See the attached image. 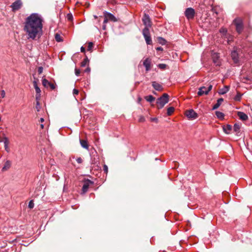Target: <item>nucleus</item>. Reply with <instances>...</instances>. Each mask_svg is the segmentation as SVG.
<instances>
[{"label":"nucleus","instance_id":"obj_1","mask_svg":"<svg viewBox=\"0 0 252 252\" xmlns=\"http://www.w3.org/2000/svg\"><path fill=\"white\" fill-rule=\"evenodd\" d=\"M42 19L40 15L32 13L26 19L24 30L28 35L29 38L34 39L39 36L42 31Z\"/></svg>","mask_w":252,"mask_h":252},{"label":"nucleus","instance_id":"obj_2","mask_svg":"<svg viewBox=\"0 0 252 252\" xmlns=\"http://www.w3.org/2000/svg\"><path fill=\"white\" fill-rule=\"evenodd\" d=\"M168 95L167 94H164L161 97L158 98L157 100L158 108L159 109L163 108L165 104L168 103Z\"/></svg>","mask_w":252,"mask_h":252},{"label":"nucleus","instance_id":"obj_3","mask_svg":"<svg viewBox=\"0 0 252 252\" xmlns=\"http://www.w3.org/2000/svg\"><path fill=\"white\" fill-rule=\"evenodd\" d=\"M235 26L236 30L238 33H240L243 30V23L242 20L240 18L235 19L233 22Z\"/></svg>","mask_w":252,"mask_h":252},{"label":"nucleus","instance_id":"obj_4","mask_svg":"<svg viewBox=\"0 0 252 252\" xmlns=\"http://www.w3.org/2000/svg\"><path fill=\"white\" fill-rule=\"evenodd\" d=\"M142 34L144 37L146 43L148 45L152 44V41L149 29H148L147 28H144L142 31Z\"/></svg>","mask_w":252,"mask_h":252},{"label":"nucleus","instance_id":"obj_5","mask_svg":"<svg viewBox=\"0 0 252 252\" xmlns=\"http://www.w3.org/2000/svg\"><path fill=\"white\" fill-rule=\"evenodd\" d=\"M213 86L209 85L208 88L205 87H201L199 88L197 94L199 96L203 95V94H208L209 92L212 89Z\"/></svg>","mask_w":252,"mask_h":252},{"label":"nucleus","instance_id":"obj_6","mask_svg":"<svg viewBox=\"0 0 252 252\" xmlns=\"http://www.w3.org/2000/svg\"><path fill=\"white\" fill-rule=\"evenodd\" d=\"M185 15L188 20L193 19L195 15V11L192 8H188L185 11Z\"/></svg>","mask_w":252,"mask_h":252},{"label":"nucleus","instance_id":"obj_7","mask_svg":"<svg viewBox=\"0 0 252 252\" xmlns=\"http://www.w3.org/2000/svg\"><path fill=\"white\" fill-rule=\"evenodd\" d=\"M94 184V182L89 179L85 180L83 182L82 187V192L83 193H85L88 190L90 186Z\"/></svg>","mask_w":252,"mask_h":252},{"label":"nucleus","instance_id":"obj_8","mask_svg":"<svg viewBox=\"0 0 252 252\" xmlns=\"http://www.w3.org/2000/svg\"><path fill=\"white\" fill-rule=\"evenodd\" d=\"M23 5V3L21 0H16L11 5L12 10L13 12H15L20 9Z\"/></svg>","mask_w":252,"mask_h":252},{"label":"nucleus","instance_id":"obj_9","mask_svg":"<svg viewBox=\"0 0 252 252\" xmlns=\"http://www.w3.org/2000/svg\"><path fill=\"white\" fill-rule=\"evenodd\" d=\"M142 21L145 26V28H147L148 29H149V28L151 27L152 24L150 18L148 14H145L144 15V16L142 18Z\"/></svg>","mask_w":252,"mask_h":252},{"label":"nucleus","instance_id":"obj_10","mask_svg":"<svg viewBox=\"0 0 252 252\" xmlns=\"http://www.w3.org/2000/svg\"><path fill=\"white\" fill-rule=\"evenodd\" d=\"M186 115L189 119H195L198 117L197 114L193 109L187 110Z\"/></svg>","mask_w":252,"mask_h":252},{"label":"nucleus","instance_id":"obj_11","mask_svg":"<svg viewBox=\"0 0 252 252\" xmlns=\"http://www.w3.org/2000/svg\"><path fill=\"white\" fill-rule=\"evenodd\" d=\"M42 85L44 87L46 88L50 87V89L52 90H54L56 88V85L49 82L47 79L44 78L42 80Z\"/></svg>","mask_w":252,"mask_h":252},{"label":"nucleus","instance_id":"obj_12","mask_svg":"<svg viewBox=\"0 0 252 252\" xmlns=\"http://www.w3.org/2000/svg\"><path fill=\"white\" fill-rule=\"evenodd\" d=\"M12 162L10 160L6 159L4 161L3 167L1 169L2 172H5L9 170L11 167Z\"/></svg>","mask_w":252,"mask_h":252},{"label":"nucleus","instance_id":"obj_13","mask_svg":"<svg viewBox=\"0 0 252 252\" xmlns=\"http://www.w3.org/2000/svg\"><path fill=\"white\" fill-rule=\"evenodd\" d=\"M143 65L145 67L147 71H149L151 68V60L146 58L143 62Z\"/></svg>","mask_w":252,"mask_h":252},{"label":"nucleus","instance_id":"obj_14","mask_svg":"<svg viewBox=\"0 0 252 252\" xmlns=\"http://www.w3.org/2000/svg\"><path fill=\"white\" fill-rule=\"evenodd\" d=\"M222 38L226 39V41L227 44H230L231 42L233 40V37L232 35L228 33V32L226 34H224L223 35H221Z\"/></svg>","mask_w":252,"mask_h":252},{"label":"nucleus","instance_id":"obj_15","mask_svg":"<svg viewBox=\"0 0 252 252\" xmlns=\"http://www.w3.org/2000/svg\"><path fill=\"white\" fill-rule=\"evenodd\" d=\"M0 142H3L4 143L5 150L7 152H9V148L8 147L9 140H8V138L6 137H3V140L0 141Z\"/></svg>","mask_w":252,"mask_h":252},{"label":"nucleus","instance_id":"obj_16","mask_svg":"<svg viewBox=\"0 0 252 252\" xmlns=\"http://www.w3.org/2000/svg\"><path fill=\"white\" fill-rule=\"evenodd\" d=\"M152 86L157 91H160L162 90V87L161 85H160V84L156 81H154L152 82Z\"/></svg>","mask_w":252,"mask_h":252},{"label":"nucleus","instance_id":"obj_17","mask_svg":"<svg viewBox=\"0 0 252 252\" xmlns=\"http://www.w3.org/2000/svg\"><path fill=\"white\" fill-rule=\"evenodd\" d=\"M105 17L107 18L109 20H110V21H112L113 22L117 21V19H116V17L112 14H111L110 13L106 12L105 13Z\"/></svg>","mask_w":252,"mask_h":252},{"label":"nucleus","instance_id":"obj_18","mask_svg":"<svg viewBox=\"0 0 252 252\" xmlns=\"http://www.w3.org/2000/svg\"><path fill=\"white\" fill-rule=\"evenodd\" d=\"M237 115L239 118L243 121H246L248 119V116L242 112H238Z\"/></svg>","mask_w":252,"mask_h":252},{"label":"nucleus","instance_id":"obj_19","mask_svg":"<svg viewBox=\"0 0 252 252\" xmlns=\"http://www.w3.org/2000/svg\"><path fill=\"white\" fill-rule=\"evenodd\" d=\"M231 57L234 62H237L238 61V54L237 52L235 50H234L231 52Z\"/></svg>","mask_w":252,"mask_h":252},{"label":"nucleus","instance_id":"obj_20","mask_svg":"<svg viewBox=\"0 0 252 252\" xmlns=\"http://www.w3.org/2000/svg\"><path fill=\"white\" fill-rule=\"evenodd\" d=\"M232 129V126L230 125H227L226 126H223V131L226 134H229L231 132V130Z\"/></svg>","mask_w":252,"mask_h":252},{"label":"nucleus","instance_id":"obj_21","mask_svg":"<svg viewBox=\"0 0 252 252\" xmlns=\"http://www.w3.org/2000/svg\"><path fill=\"white\" fill-rule=\"evenodd\" d=\"M223 101V99L222 98H220L218 99L217 103L213 106L212 109L215 110L218 109L220 106L221 105L222 102Z\"/></svg>","mask_w":252,"mask_h":252},{"label":"nucleus","instance_id":"obj_22","mask_svg":"<svg viewBox=\"0 0 252 252\" xmlns=\"http://www.w3.org/2000/svg\"><path fill=\"white\" fill-rule=\"evenodd\" d=\"M229 90V87L228 86H225L224 87L220 90L219 93L220 94H224L227 93Z\"/></svg>","mask_w":252,"mask_h":252},{"label":"nucleus","instance_id":"obj_23","mask_svg":"<svg viewBox=\"0 0 252 252\" xmlns=\"http://www.w3.org/2000/svg\"><path fill=\"white\" fill-rule=\"evenodd\" d=\"M219 56L218 54H214L213 56V59L214 63L216 64L217 65H220V62L219 61Z\"/></svg>","mask_w":252,"mask_h":252},{"label":"nucleus","instance_id":"obj_24","mask_svg":"<svg viewBox=\"0 0 252 252\" xmlns=\"http://www.w3.org/2000/svg\"><path fill=\"white\" fill-rule=\"evenodd\" d=\"M35 90L36 92L35 99H40L41 96V91L40 88L38 87H36L35 88Z\"/></svg>","mask_w":252,"mask_h":252},{"label":"nucleus","instance_id":"obj_25","mask_svg":"<svg viewBox=\"0 0 252 252\" xmlns=\"http://www.w3.org/2000/svg\"><path fill=\"white\" fill-rule=\"evenodd\" d=\"M80 142L81 146L86 149H88L89 146L87 141L84 140H80Z\"/></svg>","mask_w":252,"mask_h":252},{"label":"nucleus","instance_id":"obj_26","mask_svg":"<svg viewBox=\"0 0 252 252\" xmlns=\"http://www.w3.org/2000/svg\"><path fill=\"white\" fill-rule=\"evenodd\" d=\"M241 125L239 124H235L234 125L233 129L235 132L239 133L240 131Z\"/></svg>","mask_w":252,"mask_h":252},{"label":"nucleus","instance_id":"obj_27","mask_svg":"<svg viewBox=\"0 0 252 252\" xmlns=\"http://www.w3.org/2000/svg\"><path fill=\"white\" fill-rule=\"evenodd\" d=\"M145 99L148 102H153V101L155 100V97H154L153 95H148V96H146L145 97Z\"/></svg>","mask_w":252,"mask_h":252},{"label":"nucleus","instance_id":"obj_28","mask_svg":"<svg viewBox=\"0 0 252 252\" xmlns=\"http://www.w3.org/2000/svg\"><path fill=\"white\" fill-rule=\"evenodd\" d=\"M158 41L161 45H165L166 43V40L161 37H158Z\"/></svg>","mask_w":252,"mask_h":252},{"label":"nucleus","instance_id":"obj_29","mask_svg":"<svg viewBox=\"0 0 252 252\" xmlns=\"http://www.w3.org/2000/svg\"><path fill=\"white\" fill-rule=\"evenodd\" d=\"M215 113L216 115L219 119H223L224 118V115L222 112L220 111H216Z\"/></svg>","mask_w":252,"mask_h":252},{"label":"nucleus","instance_id":"obj_30","mask_svg":"<svg viewBox=\"0 0 252 252\" xmlns=\"http://www.w3.org/2000/svg\"><path fill=\"white\" fill-rule=\"evenodd\" d=\"M174 111V108L173 107H170L168 108L167 110V114L168 116L171 115V114L173 113Z\"/></svg>","mask_w":252,"mask_h":252},{"label":"nucleus","instance_id":"obj_31","mask_svg":"<svg viewBox=\"0 0 252 252\" xmlns=\"http://www.w3.org/2000/svg\"><path fill=\"white\" fill-rule=\"evenodd\" d=\"M220 35L226 34L227 33V30L226 28H221L219 30Z\"/></svg>","mask_w":252,"mask_h":252},{"label":"nucleus","instance_id":"obj_32","mask_svg":"<svg viewBox=\"0 0 252 252\" xmlns=\"http://www.w3.org/2000/svg\"><path fill=\"white\" fill-rule=\"evenodd\" d=\"M55 38L57 42H61L63 41L62 36L58 33L55 34Z\"/></svg>","mask_w":252,"mask_h":252},{"label":"nucleus","instance_id":"obj_33","mask_svg":"<svg viewBox=\"0 0 252 252\" xmlns=\"http://www.w3.org/2000/svg\"><path fill=\"white\" fill-rule=\"evenodd\" d=\"M241 97H242V94L240 93H238L237 95L234 97V100L235 101H239L241 100Z\"/></svg>","mask_w":252,"mask_h":252},{"label":"nucleus","instance_id":"obj_34","mask_svg":"<svg viewBox=\"0 0 252 252\" xmlns=\"http://www.w3.org/2000/svg\"><path fill=\"white\" fill-rule=\"evenodd\" d=\"M39 100L40 99H36V106H35V108H36V109L37 110V111H39V110L40 109V103H39Z\"/></svg>","mask_w":252,"mask_h":252},{"label":"nucleus","instance_id":"obj_35","mask_svg":"<svg viewBox=\"0 0 252 252\" xmlns=\"http://www.w3.org/2000/svg\"><path fill=\"white\" fill-rule=\"evenodd\" d=\"M89 60L88 58H85L81 63V66H85L86 64L88 63Z\"/></svg>","mask_w":252,"mask_h":252},{"label":"nucleus","instance_id":"obj_36","mask_svg":"<svg viewBox=\"0 0 252 252\" xmlns=\"http://www.w3.org/2000/svg\"><path fill=\"white\" fill-rule=\"evenodd\" d=\"M166 64L164 63H160L158 65V68L161 69H165L166 68Z\"/></svg>","mask_w":252,"mask_h":252},{"label":"nucleus","instance_id":"obj_37","mask_svg":"<svg viewBox=\"0 0 252 252\" xmlns=\"http://www.w3.org/2000/svg\"><path fill=\"white\" fill-rule=\"evenodd\" d=\"M28 207L30 209H32L34 207V203L32 200H31L28 205Z\"/></svg>","mask_w":252,"mask_h":252},{"label":"nucleus","instance_id":"obj_38","mask_svg":"<svg viewBox=\"0 0 252 252\" xmlns=\"http://www.w3.org/2000/svg\"><path fill=\"white\" fill-rule=\"evenodd\" d=\"M93 47V43L92 42H89L88 46V50L91 51Z\"/></svg>","mask_w":252,"mask_h":252},{"label":"nucleus","instance_id":"obj_39","mask_svg":"<svg viewBox=\"0 0 252 252\" xmlns=\"http://www.w3.org/2000/svg\"><path fill=\"white\" fill-rule=\"evenodd\" d=\"M103 170L105 174H107L108 171V168L106 165H104L103 166Z\"/></svg>","mask_w":252,"mask_h":252},{"label":"nucleus","instance_id":"obj_40","mask_svg":"<svg viewBox=\"0 0 252 252\" xmlns=\"http://www.w3.org/2000/svg\"><path fill=\"white\" fill-rule=\"evenodd\" d=\"M67 18L68 20L71 21L73 19V16L71 14H68L67 15Z\"/></svg>","mask_w":252,"mask_h":252},{"label":"nucleus","instance_id":"obj_41","mask_svg":"<svg viewBox=\"0 0 252 252\" xmlns=\"http://www.w3.org/2000/svg\"><path fill=\"white\" fill-rule=\"evenodd\" d=\"M5 96V93L4 90H1L0 92V97L1 98H4Z\"/></svg>","mask_w":252,"mask_h":252},{"label":"nucleus","instance_id":"obj_42","mask_svg":"<svg viewBox=\"0 0 252 252\" xmlns=\"http://www.w3.org/2000/svg\"><path fill=\"white\" fill-rule=\"evenodd\" d=\"M76 161H77L78 163L80 164V163H82V162H83V160H82V158H81L79 157V158H77V159H76Z\"/></svg>","mask_w":252,"mask_h":252},{"label":"nucleus","instance_id":"obj_43","mask_svg":"<svg viewBox=\"0 0 252 252\" xmlns=\"http://www.w3.org/2000/svg\"><path fill=\"white\" fill-rule=\"evenodd\" d=\"M43 68L42 66H40L38 68V72L39 74H41L43 72Z\"/></svg>","mask_w":252,"mask_h":252},{"label":"nucleus","instance_id":"obj_44","mask_svg":"<svg viewBox=\"0 0 252 252\" xmlns=\"http://www.w3.org/2000/svg\"><path fill=\"white\" fill-rule=\"evenodd\" d=\"M145 121V119L143 116H140L139 119V122H144Z\"/></svg>","mask_w":252,"mask_h":252},{"label":"nucleus","instance_id":"obj_45","mask_svg":"<svg viewBox=\"0 0 252 252\" xmlns=\"http://www.w3.org/2000/svg\"><path fill=\"white\" fill-rule=\"evenodd\" d=\"M79 93V91L78 90L76 89H74L73 90V94L74 95H77Z\"/></svg>","mask_w":252,"mask_h":252},{"label":"nucleus","instance_id":"obj_46","mask_svg":"<svg viewBox=\"0 0 252 252\" xmlns=\"http://www.w3.org/2000/svg\"><path fill=\"white\" fill-rule=\"evenodd\" d=\"M75 71V74L77 76H79L80 73V71L79 69L76 68Z\"/></svg>","mask_w":252,"mask_h":252},{"label":"nucleus","instance_id":"obj_47","mask_svg":"<svg viewBox=\"0 0 252 252\" xmlns=\"http://www.w3.org/2000/svg\"><path fill=\"white\" fill-rule=\"evenodd\" d=\"M33 83V86H34V89L36 87H38L37 83L36 81H34Z\"/></svg>","mask_w":252,"mask_h":252},{"label":"nucleus","instance_id":"obj_48","mask_svg":"<svg viewBox=\"0 0 252 252\" xmlns=\"http://www.w3.org/2000/svg\"><path fill=\"white\" fill-rule=\"evenodd\" d=\"M108 20H109L108 19V18H106V17H105V18H104V20L103 21V24H105L106 23H107Z\"/></svg>","mask_w":252,"mask_h":252},{"label":"nucleus","instance_id":"obj_49","mask_svg":"<svg viewBox=\"0 0 252 252\" xmlns=\"http://www.w3.org/2000/svg\"><path fill=\"white\" fill-rule=\"evenodd\" d=\"M156 50L157 51H162L163 50V48L161 47H158L156 48Z\"/></svg>","mask_w":252,"mask_h":252},{"label":"nucleus","instance_id":"obj_50","mask_svg":"<svg viewBox=\"0 0 252 252\" xmlns=\"http://www.w3.org/2000/svg\"><path fill=\"white\" fill-rule=\"evenodd\" d=\"M81 52H85V49L84 47H81Z\"/></svg>","mask_w":252,"mask_h":252},{"label":"nucleus","instance_id":"obj_51","mask_svg":"<svg viewBox=\"0 0 252 252\" xmlns=\"http://www.w3.org/2000/svg\"><path fill=\"white\" fill-rule=\"evenodd\" d=\"M142 98L141 97H138V103H140V101H141Z\"/></svg>","mask_w":252,"mask_h":252},{"label":"nucleus","instance_id":"obj_52","mask_svg":"<svg viewBox=\"0 0 252 252\" xmlns=\"http://www.w3.org/2000/svg\"><path fill=\"white\" fill-rule=\"evenodd\" d=\"M44 120L43 118H41L40 119V122L41 123H43L44 122Z\"/></svg>","mask_w":252,"mask_h":252},{"label":"nucleus","instance_id":"obj_53","mask_svg":"<svg viewBox=\"0 0 252 252\" xmlns=\"http://www.w3.org/2000/svg\"><path fill=\"white\" fill-rule=\"evenodd\" d=\"M152 121H157V119L156 118H153V119H152Z\"/></svg>","mask_w":252,"mask_h":252},{"label":"nucleus","instance_id":"obj_54","mask_svg":"<svg viewBox=\"0 0 252 252\" xmlns=\"http://www.w3.org/2000/svg\"><path fill=\"white\" fill-rule=\"evenodd\" d=\"M40 127L41 128H44V125L43 124H41L40 125Z\"/></svg>","mask_w":252,"mask_h":252},{"label":"nucleus","instance_id":"obj_55","mask_svg":"<svg viewBox=\"0 0 252 252\" xmlns=\"http://www.w3.org/2000/svg\"><path fill=\"white\" fill-rule=\"evenodd\" d=\"M103 29L104 30H105V24H104V25L103 26Z\"/></svg>","mask_w":252,"mask_h":252},{"label":"nucleus","instance_id":"obj_56","mask_svg":"<svg viewBox=\"0 0 252 252\" xmlns=\"http://www.w3.org/2000/svg\"><path fill=\"white\" fill-rule=\"evenodd\" d=\"M3 138H0V141H3Z\"/></svg>","mask_w":252,"mask_h":252},{"label":"nucleus","instance_id":"obj_57","mask_svg":"<svg viewBox=\"0 0 252 252\" xmlns=\"http://www.w3.org/2000/svg\"><path fill=\"white\" fill-rule=\"evenodd\" d=\"M86 71H90V69H89V68H87V69H86Z\"/></svg>","mask_w":252,"mask_h":252},{"label":"nucleus","instance_id":"obj_58","mask_svg":"<svg viewBox=\"0 0 252 252\" xmlns=\"http://www.w3.org/2000/svg\"><path fill=\"white\" fill-rule=\"evenodd\" d=\"M94 18H95V19H96V18H97V17L96 16H94Z\"/></svg>","mask_w":252,"mask_h":252}]
</instances>
